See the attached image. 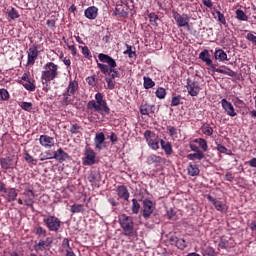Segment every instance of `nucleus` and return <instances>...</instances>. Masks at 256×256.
Returning a JSON list of instances; mask_svg holds the SVG:
<instances>
[{
  "label": "nucleus",
  "mask_w": 256,
  "mask_h": 256,
  "mask_svg": "<svg viewBox=\"0 0 256 256\" xmlns=\"http://www.w3.org/2000/svg\"><path fill=\"white\" fill-rule=\"evenodd\" d=\"M53 157L56 161H59V163H63V161H67V159H69V154L60 148L53 152Z\"/></svg>",
  "instance_id": "nucleus-18"
},
{
  "label": "nucleus",
  "mask_w": 256,
  "mask_h": 256,
  "mask_svg": "<svg viewBox=\"0 0 256 256\" xmlns=\"http://www.w3.org/2000/svg\"><path fill=\"white\" fill-rule=\"evenodd\" d=\"M114 15H118L119 17H127L129 12H127V6L117 5L114 10Z\"/></svg>",
  "instance_id": "nucleus-23"
},
{
  "label": "nucleus",
  "mask_w": 256,
  "mask_h": 256,
  "mask_svg": "<svg viewBox=\"0 0 256 256\" xmlns=\"http://www.w3.org/2000/svg\"><path fill=\"white\" fill-rule=\"evenodd\" d=\"M98 69H100L101 73L104 75H111V68L109 66L102 64V63H97Z\"/></svg>",
  "instance_id": "nucleus-35"
},
{
  "label": "nucleus",
  "mask_w": 256,
  "mask_h": 256,
  "mask_svg": "<svg viewBox=\"0 0 256 256\" xmlns=\"http://www.w3.org/2000/svg\"><path fill=\"white\" fill-rule=\"evenodd\" d=\"M95 100H91L87 103V109H90V111H96V113H100V115H109V113H111L109 106H107V101L103 99L102 93H96Z\"/></svg>",
  "instance_id": "nucleus-1"
},
{
  "label": "nucleus",
  "mask_w": 256,
  "mask_h": 256,
  "mask_svg": "<svg viewBox=\"0 0 256 256\" xmlns=\"http://www.w3.org/2000/svg\"><path fill=\"white\" fill-rule=\"evenodd\" d=\"M79 48L82 49V55H84V57H86V59H91V57H93L91 55V50H89V47L79 46Z\"/></svg>",
  "instance_id": "nucleus-44"
},
{
  "label": "nucleus",
  "mask_w": 256,
  "mask_h": 256,
  "mask_svg": "<svg viewBox=\"0 0 256 256\" xmlns=\"http://www.w3.org/2000/svg\"><path fill=\"white\" fill-rule=\"evenodd\" d=\"M221 105L224 111L226 112L229 117H236L237 112H235V107H233V104L231 102L227 101V99H222L221 100Z\"/></svg>",
  "instance_id": "nucleus-12"
},
{
  "label": "nucleus",
  "mask_w": 256,
  "mask_h": 256,
  "mask_svg": "<svg viewBox=\"0 0 256 256\" xmlns=\"http://www.w3.org/2000/svg\"><path fill=\"white\" fill-rule=\"evenodd\" d=\"M43 223H45L46 227L49 231H59L61 229V220L55 216H49L43 219Z\"/></svg>",
  "instance_id": "nucleus-6"
},
{
  "label": "nucleus",
  "mask_w": 256,
  "mask_h": 256,
  "mask_svg": "<svg viewBox=\"0 0 256 256\" xmlns=\"http://www.w3.org/2000/svg\"><path fill=\"white\" fill-rule=\"evenodd\" d=\"M79 89V83L77 81H72L68 85L67 92L70 93V95H75L76 91Z\"/></svg>",
  "instance_id": "nucleus-29"
},
{
  "label": "nucleus",
  "mask_w": 256,
  "mask_h": 256,
  "mask_svg": "<svg viewBox=\"0 0 256 256\" xmlns=\"http://www.w3.org/2000/svg\"><path fill=\"white\" fill-rule=\"evenodd\" d=\"M225 179L226 181H233V179H235V177H233V174L231 172H228L225 174Z\"/></svg>",
  "instance_id": "nucleus-64"
},
{
  "label": "nucleus",
  "mask_w": 256,
  "mask_h": 256,
  "mask_svg": "<svg viewBox=\"0 0 256 256\" xmlns=\"http://www.w3.org/2000/svg\"><path fill=\"white\" fill-rule=\"evenodd\" d=\"M20 107L24 111H31L33 109V103H31V102H22L20 104Z\"/></svg>",
  "instance_id": "nucleus-49"
},
{
  "label": "nucleus",
  "mask_w": 256,
  "mask_h": 256,
  "mask_svg": "<svg viewBox=\"0 0 256 256\" xmlns=\"http://www.w3.org/2000/svg\"><path fill=\"white\" fill-rule=\"evenodd\" d=\"M79 129H81V127H79V125L73 124L70 128V133L75 135V134L79 133Z\"/></svg>",
  "instance_id": "nucleus-60"
},
{
  "label": "nucleus",
  "mask_w": 256,
  "mask_h": 256,
  "mask_svg": "<svg viewBox=\"0 0 256 256\" xmlns=\"http://www.w3.org/2000/svg\"><path fill=\"white\" fill-rule=\"evenodd\" d=\"M128 57H133L135 55V52L131 49V46L127 45V50L124 52Z\"/></svg>",
  "instance_id": "nucleus-63"
},
{
  "label": "nucleus",
  "mask_w": 256,
  "mask_h": 256,
  "mask_svg": "<svg viewBox=\"0 0 256 256\" xmlns=\"http://www.w3.org/2000/svg\"><path fill=\"white\" fill-rule=\"evenodd\" d=\"M88 181L90 183H99V181H101V177L99 176V173L97 172H92L89 176H88Z\"/></svg>",
  "instance_id": "nucleus-37"
},
{
  "label": "nucleus",
  "mask_w": 256,
  "mask_h": 256,
  "mask_svg": "<svg viewBox=\"0 0 256 256\" xmlns=\"http://www.w3.org/2000/svg\"><path fill=\"white\" fill-rule=\"evenodd\" d=\"M95 148L98 151L105 149V134L103 132L96 133L94 138Z\"/></svg>",
  "instance_id": "nucleus-15"
},
{
  "label": "nucleus",
  "mask_w": 256,
  "mask_h": 256,
  "mask_svg": "<svg viewBox=\"0 0 256 256\" xmlns=\"http://www.w3.org/2000/svg\"><path fill=\"white\" fill-rule=\"evenodd\" d=\"M194 143H198V145L202 149V151H207V149H209V146L207 145V140H205L203 138L195 139Z\"/></svg>",
  "instance_id": "nucleus-33"
},
{
  "label": "nucleus",
  "mask_w": 256,
  "mask_h": 256,
  "mask_svg": "<svg viewBox=\"0 0 256 256\" xmlns=\"http://www.w3.org/2000/svg\"><path fill=\"white\" fill-rule=\"evenodd\" d=\"M41 73V82L43 85H49L51 81L57 79L59 75V66L53 62H48L44 65Z\"/></svg>",
  "instance_id": "nucleus-2"
},
{
  "label": "nucleus",
  "mask_w": 256,
  "mask_h": 256,
  "mask_svg": "<svg viewBox=\"0 0 256 256\" xmlns=\"http://www.w3.org/2000/svg\"><path fill=\"white\" fill-rule=\"evenodd\" d=\"M167 129L169 131L170 137H177V128L173 126H168Z\"/></svg>",
  "instance_id": "nucleus-57"
},
{
  "label": "nucleus",
  "mask_w": 256,
  "mask_h": 256,
  "mask_svg": "<svg viewBox=\"0 0 256 256\" xmlns=\"http://www.w3.org/2000/svg\"><path fill=\"white\" fill-rule=\"evenodd\" d=\"M0 165L2 169H13V167H15V162L13 161V158L6 157L0 159Z\"/></svg>",
  "instance_id": "nucleus-21"
},
{
  "label": "nucleus",
  "mask_w": 256,
  "mask_h": 256,
  "mask_svg": "<svg viewBox=\"0 0 256 256\" xmlns=\"http://www.w3.org/2000/svg\"><path fill=\"white\" fill-rule=\"evenodd\" d=\"M83 212V205L74 204L71 206V213H81Z\"/></svg>",
  "instance_id": "nucleus-48"
},
{
  "label": "nucleus",
  "mask_w": 256,
  "mask_h": 256,
  "mask_svg": "<svg viewBox=\"0 0 256 256\" xmlns=\"http://www.w3.org/2000/svg\"><path fill=\"white\" fill-rule=\"evenodd\" d=\"M62 247H63V249H65V251H67V249H71V245L69 244V239L68 238L63 239Z\"/></svg>",
  "instance_id": "nucleus-59"
},
{
  "label": "nucleus",
  "mask_w": 256,
  "mask_h": 256,
  "mask_svg": "<svg viewBox=\"0 0 256 256\" xmlns=\"http://www.w3.org/2000/svg\"><path fill=\"white\" fill-rule=\"evenodd\" d=\"M27 53V65H35V61L37 60V57H39V50H37V46H31Z\"/></svg>",
  "instance_id": "nucleus-13"
},
{
  "label": "nucleus",
  "mask_w": 256,
  "mask_h": 256,
  "mask_svg": "<svg viewBox=\"0 0 256 256\" xmlns=\"http://www.w3.org/2000/svg\"><path fill=\"white\" fill-rule=\"evenodd\" d=\"M246 39H248V41H251V43H254V45H256V36L255 35L248 33L246 36Z\"/></svg>",
  "instance_id": "nucleus-62"
},
{
  "label": "nucleus",
  "mask_w": 256,
  "mask_h": 256,
  "mask_svg": "<svg viewBox=\"0 0 256 256\" xmlns=\"http://www.w3.org/2000/svg\"><path fill=\"white\" fill-rule=\"evenodd\" d=\"M149 19H150V23L152 25H157V21L159 20V16H157V14H155V13H150L149 14Z\"/></svg>",
  "instance_id": "nucleus-55"
},
{
  "label": "nucleus",
  "mask_w": 256,
  "mask_h": 256,
  "mask_svg": "<svg viewBox=\"0 0 256 256\" xmlns=\"http://www.w3.org/2000/svg\"><path fill=\"white\" fill-rule=\"evenodd\" d=\"M144 89H152V87H155V82L149 78L144 76Z\"/></svg>",
  "instance_id": "nucleus-38"
},
{
  "label": "nucleus",
  "mask_w": 256,
  "mask_h": 256,
  "mask_svg": "<svg viewBox=\"0 0 256 256\" xmlns=\"http://www.w3.org/2000/svg\"><path fill=\"white\" fill-rule=\"evenodd\" d=\"M155 207L153 206V202L149 199L143 200V217L144 219H149L153 214Z\"/></svg>",
  "instance_id": "nucleus-9"
},
{
  "label": "nucleus",
  "mask_w": 256,
  "mask_h": 256,
  "mask_svg": "<svg viewBox=\"0 0 256 256\" xmlns=\"http://www.w3.org/2000/svg\"><path fill=\"white\" fill-rule=\"evenodd\" d=\"M217 73H221L222 75H228V77H237V72L227 67L225 69L217 70Z\"/></svg>",
  "instance_id": "nucleus-32"
},
{
  "label": "nucleus",
  "mask_w": 256,
  "mask_h": 256,
  "mask_svg": "<svg viewBox=\"0 0 256 256\" xmlns=\"http://www.w3.org/2000/svg\"><path fill=\"white\" fill-rule=\"evenodd\" d=\"M236 17L239 19V21H247L249 17H247V14L243 10H236Z\"/></svg>",
  "instance_id": "nucleus-43"
},
{
  "label": "nucleus",
  "mask_w": 256,
  "mask_h": 256,
  "mask_svg": "<svg viewBox=\"0 0 256 256\" xmlns=\"http://www.w3.org/2000/svg\"><path fill=\"white\" fill-rule=\"evenodd\" d=\"M47 244L45 243V240H40L38 243L36 242L34 245V250L39 253L41 251H45L47 249Z\"/></svg>",
  "instance_id": "nucleus-31"
},
{
  "label": "nucleus",
  "mask_w": 256,
  "mask_h": 256,
  "mask_svg": "<svg viewBox=\"0 0 256 256\" xmlns=\"http://www.w3.org/2000/svg\"><path fill=\"white\" fill-rule=\"evenodd\" d=\"M204 256H215V250L211 247H207L204 250Z\"/></svg>",
  "instance_id": "nucleus-58"
},
{
  "label": "nucleus",
  "mask_w": 256,
  "mask_h": 256,
  "mask_svg": "<svg viewBox=\"0 0 256 256\" xmlns=\"http://www.w3.org/2000/svg\"><path fill=\"white\" fill-rule=\"evenodd\" d=\"M201 131L204 135H207L208 137H211V135H213V127H211L209 124H204L201 127Z\"/></svg>",
  "instance_id": "nucleus-34"
},
{
  "label": "nucleus",
  "mask_w": 256,
  "mask_h": 256,
  "mask_svg": "<svg viewBox=\"0 0 256 256\" xmlns=\"http://www.w3.org/2000/svg\"><path fill=\"white\" fill-rule=\"evenodd\" d=\"M23 87H25L27 91H35V84L29 80L23 83Z\"/></svg>",
  "instance_id": "nucleus-51"
},
{
  "label": "nucleus",
  "mask_w": 256,
  "mask_h": 256,
  "mask_svg": "<svg viewBox=\"0 0 256 256\" xmlns=\"http://www.w3.org/2000/svg\"><path fill=\"white\" fill-rule=\"evenodd\" d=\"M148 145L154 150L157 151L159 149V136H156V138L152 139L150 142H148Z\"/></svg>",
  "instance_id": "nucleus-42"
},
{
  "label": "nucleus",
  "mask_w": 256,
  "mask_h": 256,
  "mask_svg": "<svg viewBox=\"0 0 256 256\" xmlns=\"http://www.w3.org/2000/svg\"><path fill=\"white\" fill-rule=\"evenodd\" d=\"M207 199L214 205L217 211H220L221 213H225V211H227V205L225 203L215 199L211 195H207Z\"/></svg>",
  "instance_id": "nucleus-14"
},
{
  "label": "nucleus",
  "mask_w": 256,
  "mask_h": 256,
  "mask_svg": "<svg viewBox=\"0 0 256 256\" xmlns=\"http://www.w3.org/2000/svg\"><path fill=\"white\" fill-rule=\"evenodd\" d=\"M47 159H54L53 152L46 151L44 154H40V161H47Z\"/></svg>",
  "instance_id": "nucleus-47"
},
{
  "label": "nucleus",
  "mask_w": 256,
  "mask_h": 256,
  "mask_svg": "<svg viewBox=\"0 0 256 256\" xmlns=\"http://www.w3.org/2000/svg\"><path fill=\"white\" fill-rule=\"evenodd\" d=\"M98 13H99V9H98L97 7H95V6H90V7H88V8L85 10V12H84L85 17H86L87 19H91V20L97 19Z\"/></svg>",
  "instance_id": "nucleus-19"
},
{
  "label": "nucleus",
  "mask_w": 256,
  "mask_h": 256,
  "mask_svg": "<svg viewBox=\"0 0 256 256\" xmlns=\"http://www.w3.org/2000/svg\"><path fill=\"white\" fill-rule=\"evenodd\" d=\"M173 18L176 21L178 27H189V21H191V17L187 14H179V12H173Z\"/></svg>",
  "instance_id": "nucleus-7"
},
{
  "label": "nucleus",
  "mask_w": 256,
  "mask_h": 256,
  "mask_svg": "<svg viewBox=\"0 0 256 256\" xmlns=\"http://www.w3.org/2000/svg\"><path fill=\"white\" fill-rule=\"evenodd\" d=\"M144 138L146 139L147 143L150 142L152 139H157V135L155 134V132L151 131V130H146L144 132Z\"/></svg>",
  "instance_id": "nucleus-39"
},
{
  "label": "nucleus",
  "mask_w": 256,
  "mask_h": 256,
  "mask_svg": "<svg viewBox=\"0 0 256 256\" xmlns=\"http://www.w3.org/2000/svg\"><path fill=\"white\" fill-rule=\"evenodd\" d=\"M186 88H187L188 94L191 95V97H197L199 95V91H201L199 82L193 81L189 78L187 79Z\"/></svg>",
  "instance_id": "nucleus-8"
},
{
  "label": "nucleus",
  "mask_w": 256,
  "mask_h": 256,
  "mask_svg": "<svg viewBox=\"0 0 256 256\" xmlns=\"http://www.w3.org/2000/svg\"><path fill=\"white\" fill-rule=\"evenodd\" d=\"M8 17H10V19H18L19 12L15 8H11L8 11Z\"/></svg>",
  "instance_id": "nucleus-50"
},
{
  "label": "nucleus",
  "mask_w": 256,
  "mask_h": 256,
  "mask_svg": "<svg viewBox=\"0 0 256 256\" xmlns=\"http://www.w3.org/2000/svg\"><path fill=\"white\" fill-rule=\"evenodd\" d=\"M187 171L188 175H190L191 177H197V175H199L200 173L199 167H197V165L195 164H189Z\"/></svg>",
  "instance_id": "nucleus-28"
},
{
  "label": "nucleus",
  "mask_w": 256,
  "mask_h": 256,
  "mask_svg": "<svg viewBox=\"0 0 256 256\" xmlns=\"http://www.w3.org/2000/svg\"><path fill=\"white\" fill-rule=\"evenodd\" d=\"M95 157V151H93L91 148H87L85 152V157L83 158V165H95Z\"/></svg>",
  "instance_id": "nucleus-11"
},
{
  "label": "nucleus",
  "mask_w": 256,
  "mask_h": 256,
  "mask_svg": "<svg viewBox=\"0 0 256 256\" xmlns=\"http://www.w3.org/2000/svg\"><path fill=\"white\" fill-rule=\"evenodd\" d=\"M106 83L108 85V89H115V83H113V78H107Z\"/></svg>",
  "instance_id": "nucleus-61"
},
{
  "label": "nucleus",
  "mask_w": 256,
  "mask_h": 256,
  "mask_svg": "<svg viewBox=\"0 0 256 256\" xmlns=\"http://www.w3.org/2000/svg\"><path fill=\"white\" fill-rule=\"evenodd\" d=\"M175 245L180 251H184L187 248V242L183 238H178Z\"/></svg>",
  "instance_id": "nucleus-40"
},
{
  "label": "nucleus",
  "mask_w": 256,
  "mask_h": 256,
  "mask_svg": "<svg viewBox=\"0 0 256 256\" xmlns=\"http://www.w3.org/2000/svg\"><path fill=\"white\" fill-rule=\"evenodd\" d=\"M116 191L120 199H124V201H129V190L124 185L118 186Z\"/></svg>",
  "instance_id": "nucleus-20"
},
{
  "label": "nucleus",
  "mask_w": 256,
  "mask_h": 256,
  "mask_svg": "<svg viewBox=\"0 0 256 256\" xmlns=\"http://www.w3.org/2000/svg\"><path fill=\"white\" fill-rule=\"evenodd\" d=\"M73 101H75V95L69 92L63 94L62 105H64V107H67V105H71Z\"/></svg>",
  "instance_id": "nucleus-25"
},
{
  "label": "nucleus",
  "mask_w": 256,
  "mask_h": 256,
  "mask_svg": "<svg viewBox=\"0 0 256 256\" xmlns=\"http://www.w3.org/2000/svg\"><path fill=\"white\" fill-rule=\"evenodd\" d=\"M17 190L15 188H7L4 194H2V197L8 201V203H11L17 199Z\"/></svg>",
  "instance_id": "nucleus-16"
},
{
  "label": "nucleus",
  "mask_w": 256,
  "mask_h": 256,
  "mask_svg": "<svg viewBox=\"0 0 256 256\" xmlns=\"http://www.w3.org/2000/svg\"><path fill=\"white\" fill-rule=\"evenodd\" d=\"M187 159H189L190 161H195V159H198V161H201V159H205V154H203V152H201L200 150L194 154H188Z\"/></svg>",
  "instance_id": "nucleus-30"
},
{
  "label": "nucleus",
  "mask_w": 256,
  "mask_h": 256,
  "mask_svg": "<svg viewBox=\"0 0 256 256\" xmlns=\"http://www.w3.org/2000/svg\"><path fill=\"white\" fill-rule=\"evenodd\" d=\"M166 95L167 91L165 90V88L160 87L156 90V97H158V99H165Z\"/></svg>",
  "instance_id": "nucleus-46"
},
{
  "label": "nucleus",
  "mask_w": 256,
  "mask_h": 256,
  "mask_svg": "<svg viewBox=\"0 0 256 256\" xmlns=\"http://www.w3.org/2000/svg\"><path fill=\"white\" fill-rule=\"evenodd\" d=\"M214 57L217 61H220V62L227 61V53H225L223 49L216 50L214 53Z\"/></svg>",
  "instance_id": "nucleus-27"
},
{
  "label": "nucleus",
  "mask_w": 256,
  "mask_h": 256,
  "mask_svg": "<svg viewBox=\"0 0 256 256\" xmlns=\"http://www.w3.org/2000/svg\"><path fill=\"white\" fill-rule=\"evenodd\" d=\"M25 161L31 165H37V159L33 158L29 153L25 154Z\"/></svg>",
  "instance_id": "nucleus-52"
},
{
  "label": "nucleus",
  "mask_w": 256,
  "mask_h": 256,
  "mask_svg": "<svg viewBox=\"0 0 256 256\" xmlns=\"http://www.w3.org/2000/svg\"><path fill=\"white\" fill-rule=\"evenodd\" d=\"M131 209L134 215L139 214V210L141 209V204H139V201H137V199H132Z\"/></svg>",
  "instance_id": "nucleus-36"
},
{
  "label": "nucleus",
  "mask_w": 256,
  "mask_h": 256,
  "mask_svg": "<svg viewBox=\"0 0 256 256\" xmlns=\"http://www.w3.org/2000/svg\"><path fill=\"white\" fill-rule=\"evenodd\" d=\"M0 99H2V101H7V99H9V92L7 89H0Z\"/></svg>",
  "instance_id": "nucleus-53"
},
{
  "label": "nucleus",
  "mask_w": 256,
  "mask_h": 256,
  "mask_svg": "<svg viewBox=\"0 0 256 256\" xmlns=\"http://www.w3.org/2000/svg\"><path fill=\"white\" fill-rule=\"evenodd\" d=\"M147 163L148 165H156L157 167V165H161V163H163V158H161V156L152 154L147 157Z\"/></svg>",
  "instance_id": "nucleus-22"
},
{
  "label": "nucleus",
  "mask_w": 256,
  "mask_h": 256,
  "mask_svg": "<svg viewBox=\"0 0 256 256\" xmlns=\"http://www.w3.org/2000/svg\"><path fill=\"white\" fill-rule=\"evenodd\" d=\"M161 147L166 155H173V145L171 142H165L164 140H160Z\"/></svg>",
  "instance_id": "nucleus-26"
},
{
  "label": "nucleus",
  "mask_w": 256,
  "mask_h": 256,
  "mask_svg": "<svg viewBox=\"0 0 256 256\" xmlns=\"http://www.w3.org/2000/svg\"><path fill=\"white\" fill-rule=\"evenodd\" d=\"M98 59L99 61H101V63H107V65L110 67V71H111V78L115 79L117 77H121V74L119 73V71H117L115 69V67H117V62H115V59H113L111 56L107 55V54H103L100 53L98 55Z\"/></svg>",
  "instance_id": "nucleus-4"
},
{
  "label": "nucleus",
  "mask_w": 256,
  "mask_h": 256,
  "mask_svg": "<svg viewBox=\"0 0 256 256\" xmlns=\"http://www.w3.org/2000/svg\"><path fill=\"white\" fill-rule=\"evenodd\" d=\"M118 220L123 230V234L126 237H130V235H133V231L135 229V223L133 222V217L127 216V214H121L119 215Z\"/></svg>",
  "instance_id": "nucleus-3"
},
{
  "label": "nucleus",
  "mask_w": 256,
  "mask_h": 256,
  "mask_svg": "<svg viewBox=\"0 0 256 256\" xmlns=\"http://www.w3.org/2000/svg\"><path fill=\"white\" fill-rule=\"evenodd\" d=\"M35 191L33 188H25L22 193V199H18L19 205H26V207H33L35 205Z\"/></svg>",
  "instance_id": "nucleus-5"
},
{
  "label": "nucleus",
  "mask_w": 256,
  "mask_h": 256,
  "mask_svg": "<svg viewBox=\"0 0 256 256\" xmlns=\"http://www.w3.org/2000/svg\"><path fill=\"white\" fill-rule=\"evenodd\" d=\"M199 59L206 63V65H211L212 61L211 60V54H209V50L205 49L199 54Z\"/></svg>",
  "instance_id": "nucleus-24"
},
{
  "label": "nucleus",
  "mask_w": 256,
  "mask_h": 256,
  "mask_svg": "<svg viewBox=\"0 0 256 256\" xmlns=\"http://www.w3.org/2000/svg\"><path fill=\"white\" fill-rule=\"evenodd\" d=\"M217 151H219V153H224L225 155H233V153H231V150L227 149V147L218 144L216 147Z\"/></svg>",
  "instance_id": "nucleus-45"
},
{
  "label": "nucleus",
  "mask_w": 256,
  "mask_h": 256,
  "mask_svg": "<svg viewBox=\"0 0 256 256\" xmlns=\"http://www.w3.org/2000/svg\"><path fill=\"white\" fill-rule=\"evenodd\" d=\"M216 14L218 16V21L222 23V25H226L227 20L225 19V15L221 13V11H216Z\"/></svg>",
  "instance_id": "nucleus-56"
},
{
  "label": "nucleus",
  "mask_w": 256,
  "mask_h": 256,
  "mask_svg": "<svg viewBox=\"0 0 256 256\" xmlns=\"http://www.w3.org/2000/svg\"><path fill=\"white\" fill-rule=\"evenodd\" d=\"M139 111L141 115H153L155 113V105L144 103L140 105Z\"/></svg>",
  "instance_id": "nucleus-17"
},
{
  "label": "nucleus",
  "mask_w": 256,
  "mask_h": 256,
  "mask_svg": "<svg viewBox=\"0 0 256 256\" xmlns=\"http://www.w3.org/2000/svg\"><path fill=\"white\" fill-rule=\"evenodd\" d=\"M34 232L38 237H47V230L41 226L34 228Z\"/></svg>",
  "instance_id": "nucleus-41"
},
{
  "label": "nucleus",
  "mask_w": 256,
  "mask_h": 256,
  "mask_svg": "<svg viewBox=\"0 0 256 256\" xmlns=\"http://www.w3.org/2000/svg\"><path fill=\"white\" fill-rule=\"evenodd\" d=\"M39 143L42 147H45V149H51V147H55V138L47 135H41Z\"/></svg>",
  "instance_id": "nucleus-10"
},
{
  "label": "nucleus",
  "mask_w": 256,
  "mask_h": 256,
  "mask_svg": "<svg viewBox=\"0 0 256 256\" xmlns=\"http://www.w3.org/2000/svg\"><path fill=\"white\" fill-rule=\"evenodd\" d=\"M180 104H181V96H180V95L174 96V97L172 98V101H171V106H172V107H177V106L180 105Z\"/></svg>",
  "instance_id": "nucleus-54"
}]
</instances>
